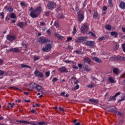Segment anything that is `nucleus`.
<instances>
[{"mask_svg":"<svg viewBox=\"0 0 125 125\" xmlns=\"http://www.w3.org/2000/svg\"><path fill=\"white\" fill-rule=\"evenodd\" d=\"M42 11V7L41 6H39L36 7L34 11H31L29 16L32 19H36L38 17V16L40 14Z\"/></svg>","mask_w":125,"mask_h":125,"instance_id":"obj_1","label":"nucleus"},{"mask_svg":"<svg viewBox=\"0 0 125 125\" xmlns=\"http://www.w3.org/2000/svg\"><path fill=\"white\" fill-rule=\"evenodd\" d=\"M38 41L40 43H41V44H46L48 42H50V41L48 39H46V37H43V36H42L39 38L38 39Z\"/></svg>","mask_w":125,"mask_h":125,"instance_id":"obj_2","label":"nucleus"},{"mask_svg":"<svg viewBox=\"0 0 125 125\" xmlns=\"http://www.w3.org/2000/svg\"><path fill=\"white\" fill-rule=\"evenodd\" d=\"M52 48V45L51 43L46 44L42 48V50L45 52H49Z\"/></svg>","mask_w":125,"mask_h":125,"instance_id":"obj_3","label":"nucleus"},{"mask_svg":"<svg viewBox=\"0 0 125 125\" xmlns=\"http://www.w3.org/2000/svg\"><path fill=\"white\" fill-rule=\"evenodd\" d=\"M85 45L91 48H93L95 47V42L93 41H87L85 43Z\"/></svg>","mask_w":125,"mask_h":125,"instance_id":"obj_4","label":"nucleus"},{"mask_svg":"<svg viewBox=\"0 0 125 125\" xmlns=\"http://www.w3.org/2000/svg\"><path fill=\"white\" fill-rule=\"evenodd\" d=\"M88 39V37H77L75 40V42L77 43L83 42L84 41H86Z\"/></svg>","mask_w":125,"mask_h":125,"instance_id":"obj_5","label":"nucleus"},{"mask_svg":"<svg viewBox=\"0 0 125 125\" xmlns=\"http://www.w3.org/2000/svg\"><path fill=\"white\" fill-rule=\"evenodd\" d=\"M77 18L78 21L79 22H82L83 21L84 19V13H80V12H78L77 14Z\"/></svg>","mask_w":125,"mask_h":125,"instance_id":"obj_6","label":"nucleus"},{"mask_svg":"<svg viewBox=\"0 0 125 125\" xmlns=\"http://www.w3.org/2000/svg\"><path fill=\"white\" fill-rule=\"evenodd\" d=\"M34 75L37 77H40L41 79H42L44 78V74L42 72H40L39 70L38 69H36L35 71L34 72Z\"/></svg>","mask_w":125,"mask_h":125,"instance_id":"obj_7","label":"nucleus"},{"mask_svg":"<svg viewBox=\"0 0 125 125\" xmlns=\"http://www.w3.org/2000/svg\"><path fill=\"white\" fill-rule=\"evenodd\" d=\"M56 6V4L53 1H49L48 4V9L49 10H53Z\"/></svg>","mask_w":125,"mask_h":125,"instance_id":"obj_8","label":"nucleus"},{"mask_svg":"<svg viewBox=\"0 0 125 125\" xmlns=\"http://www.w3.org/2000/svg\"><path fill=\"white\" fill-rule=\"evenodd\" d=\"M109 60L111 61L122 60V57H120V56H112V57H110Z\"/></svg>","mask_w":125,"mask_h":125,"instance_id":"obj_9","label":"nucleus"},{"mask_svg":"<svg viewBox=\"0 0 125 125\" xmlns=\"http://www.w3.org/2000/svg\"><path fill=\"white\" fill-rule=\"evenodd\" d=\"M88 30V25L85 24H83L81 27V32L82 33L84 34Z\"/></svg>","mask_w":125,"mask_h":125,"instance_id":"obj_10","label":"nucleus"},{"mask_svg":"<svg viewBox=\"0 0 125 125\" xmlns=\"http://www.w3.org/2000/svg\"><path fill=\"white\" fill-rule=\"evenodd\" d=\"M17 25L18 27L19 28L22 29L24 26H26L27 25V22H25V23L24 22L21 21L17 24Z\"/></svg>","mask_w":125,"mask_h":125,"instance_id":"obj_11","label":"nucleus"},{"mask_svg":"<svg viewBox=\"0 0 125 125\" xmlns=\"http://www.w3.org/2000/svg\"><path fill=\"white\" fill-rule=\"evenodd\" d=\"M6 38L9 41H13L16 39V36L7 35Z\"/></svg>","mask_w":125,"mask_h":125,"instance_id":"obj_12","label":"nucleus"},{"mask_svg":"<svg viewBox=\"0 0 125 125\" xmlns=\"http://www.w3.org/2000/svg\"><path fill=\"white\" fill-rule=\"evenodd\" d=\"M59 71L62 73H66L68 72L67 68H66L65 66H62L59 69Z\"/></svg>","mask_w":125,"mask_h":125,"instance_id":"obj_13","label":"nucleus"},{"mask_svg":"<svg viewBox=\"0 0 125 125\" xmlns=\"http://www.w3.org/2000/svg\"><path fill=\"white\" fill-rule=\"evenodd\" d=\"M92 60L97 63H102V60H100V59H99L98 57H94L93 58H92Z\"/></svg>","mask_w":125,"mask_h":125,"instance_id":"obj_14","label":"nucleus"},{"mask_svg":"<svg viewBox=\"0 0 125 125\" xmlns=\"http://www.w3.org/2000/svg\"><path fill=\"white\" fill-rule=\"evenodd\" d=\"M110 35L115 38H116L118 36V33L116 31H112L110 32Z\"/></svg>","mask_w":125,"mask_h":125,"instance_id":"obj_15","label":"nucleus"},{"mask_svg":"<svg viewBox=\"0 0 125 125\" xmlns=\"http://www.w3.org/2000/svg\"><path fill=\"white\" fill-rule=\"evenodd\" d=\"M37 84L36 83H34V82H32L30 84V87L31 88L30 90H32L33 89L36 88L37 87Z\"/></svg>","mask_w":125,"mask_h":125,"instance_id":"obj_16","label":"nucleus"},{"mask_svg":"<svg viewBox=\"0 0 125 125\" xmlns=\"http://www.w3.org/2000/svg\"><path fill=\"white\" fill-rule=\"evenodd\" d=\"M119 7L122 9H125V2L122 1L120 2Z\"/></svg>","mask_w":125,"mask_h":125,"instance_id":"obj_17","label":"nucleus"},{"mask_svg":"<svg viewBox=\"0 0 125 125\" xmlns=\"http://www.w3.org/2000/svg\"><path fill=\"white\" fill-rule=\"evenodd\" d=\"M120 72L119 68H113V73L116 75H118L119 73Z\"/></svg>","mask_w":125,"mask_h":125,"instance_id":"obj_18","label":"nucleus"},{"mask_svg":"<svg viewBox=\"0 0 125 125\" xmlns=\"http://www.w3.org/2000/svg\"><path fill=\"white\" fill-rule=\"evenodd\" d=\"M93 19H96L100 17V15L99 14V13L97 11L94 12L93 15Z\"/></svg>","mask_w":125,"mask_h":125,"instance_id":"obj_19","label":"nucleus"},{"mask_svg":"<svg viewBox=\"0 0 125 125\" xmlns=\"http://www.w3.org/2000/svg\"><path fill=\"white\" fill-rule=\"evenodd\" d=\"M108 81L112 83H116V81L114 80L113 77H112V76L108 77Z\"/></svg>","mask_w":125,"mask_h":125,"instance_id":"obj_20","label":"nucleus"},{"mask_svg":"<svg viewBox=\"0 0 125 125\" xmlns=\"http://www.w3.org/2000/svg\"><path fill=\"white\" fill-rule=\"evenodd\" d=\"M83 62L85 63H87L88 64H89L90 63H91V61L89 59V58H85V59H84L83 60Z\"/></svg>","mask_w":125,"mask_h":125,"instance_id":"obj_21","label":"nucleus"},{"mask_svg":"<svg viewBox=\"0 0 125 125\" xmlns=\"http://www.w3.org/2000/svg\"><path fill=\"white\" fill-rule=\"evenodd\" d=\"M21 68L31 69V66H30V65H27L26 64H24V63H21Z\"/></svg>","mask_w":125,"mask_h":125,"instance_id":"obj_22","label":"nucleus"},{"mask_svg":"<svg viewBox=\"0 0 125 125\" xmlns=\"http://www.w3.org/2000/svg\"><path fill=\"white\" fill-rule=\"evenodd\" d=\"M77 25H74L73 29V31H72V34L73 35H75L77 32Z\"/></svg>","mask_w":125,"mask_h":125,"instance_id":"obj_23","label":"nucleus"},{"mask_svg":"<svg viewBox=\"0 0 125 125\" xmlns=\"http://www.w3.org/2000/svg\"><path fill=\"white\" fill-rule=\"evenodd\" d=\"M4 9H6L7 11L9 12H13V8L11 6H9V7H7L6 6L4 7Z\"/></svg>","mask_w":125,"mask_h":125,"instance_id":"obj_24","label":"nucleus"},{"mask_svg":"<svg viewBox=\"0 0 125 125\" xmlns=\"http://www.w3.org/2000/svg\"><path fill=\"white\" fill-rule=\"evenodd\" d=\"M10 51L13 52L17 53L20 51V50L18 48H12L10 49Z\"/></svg>","mask_w":125,"mask_h":125,"instance_id":"obj_25","label":"nucleus"},{"mask_svg":"<svg viewBox=\"0 0 125 125\" xmlns=\"http://www.w3.org/2000/svg\"><path fill=\"white\" fill-rule=\"evenodd\" d=\"M121 94V92H117L114 96L112 97V100L115 101L116 98Z\"/></svg>","mask_w":125,"mask_h":125,"instance_id":"obj_26","label":"nucleus"},{"mask_svg":"<svg viewBox=\"0 0 125 125\" xmlns=\"http://www.w3.org/2000/svg\"><path fill=\"white\" fill-rule=\"evenodd\" d=\"M33 61L36 62L39 61L41 59V57L40 56H33Z\"/></svg>","mask_w":125,"mask_h":125,"instance_id":"obj_27","label":"nucleus"},{"mask_svg":"<svg viewBox=\"0 0 125 125\" xmlns=\"http://www.w3.org/2000/svg\"><path fill=\"white\" fill-rule=\"evenodd\" d=\"M36 88L38 91L40 92H42L43 90L42 86H41L40 85H37Z\"/></svg>","mask_w":125,"mask_h":125,"instance_id":"obj_28","label":"nucleus"},{"mask_svg":"<svg viewBox=\"0 0 125 125\" xmlns=\"http://www.w3.org/2000/svg\"><path fill=\"white\" fill-rule=\"evenodd\" d=\"M22 124H29V125H37L35 123H32V122H27L25 121H22Z\"/></svg>","mask_w":125,"mask_h":125,"instance_id":"obj_29","label":"nucleus"},{"mask_svg":"<svg viewBox=\"0 0 125 125\" xmlns=\"http://www.w3.org/2000/svg\"><path fill=\"white\" fill-rule=\"evenodd\" d=\"M89 68V65H85V66L84 67V70H85L86 72H89L90 71L91 69Z\"/></svg>","mask_w":125,"mask_h":125,"instance_id":"obj_30","label":"nucleus"},{"mask_svg":"<svg viewBox=\"0 0 125 125\" xmlns=\"http://www.w3.org/2000/svg\"><path fill=\"white\" fill-rule=\"evenodd\" d=\"M107 39V35H105V36H103L101 37H100L99 38V41H103V40H105Z\"/></svg>","mask_w":125,"mask_h":125,"instance_id":"obj_31","label":"nucleus"},{"mask_svg":"<svg viewBox=\"0 0 125 125\" xmlns=\"http://www.w3.org/2000/svg\"><path fill=\"white\" fill-rule=\"evenodd\" d=\"M89 101L91 103H97V104L99 103V101L97 100V99H90L89 100Z\"/></svg>","mask_w":125,"mask_h":125,"instance_id":"obj_32","label":"nucleus"},{"mask_svg":"<svg viewBox=\"0 0 125 125\" xmlns=\"http://www.w3.org/2000/svg\"><path fill=\"white\" fill-rule=\"evenodd\" d=\"M86 34H91L92 37L95 38L96 37V34L95 33L92 32V31H89L88 32H86Z\"/></svg>","mask_w":125,"mask_h":125,"instance_id":"obj_33","label":"nucleus"},{"mask_svg":"<svg viewBox=\"0 0 125 125\" xmlns=\"http://www.w3.org/2000/svg\"><path fill=\"white\" fill-rule=\"evenodd\" d=\"M63 62L67 64H71V63L72 64H74L75 63L74 62H73V61H69V60H67L66 61H63Z\"/></svg>","mask_w":125,"mask_h":125,"instance_id":"obj_34","label":"nucleus"},{"mask_svg":"<svg viewBox=\"0 0 125 125\" xmlns=\"http://www.w3.org/2000/svg\"><path fill=\"white\" fill-rule=\"evenodd\" d=\"M105 28L106 30L108 31H110L111 30V26L109 24H108L106 26H105Z\"/></svg>","mask_w":125,"mask_h":125,"instance_id":"obj_35","label":"nucleus"},{"mask_svg":"<svg viewBox=\"0 0 125 125\" xmlns=\"http://www.w3.org/2000/svg\"><path fill=\"white\" fill-rule=\"evenodd\" d=\"M54 25L57 28H58L59 27V21L57 20L54 23Z\"/></svg>","mask_w":125,"mask_h":125,"instance_id":"obj_36","label":"nucleus"},{"mask_svg":"<svg viewBox=\"0 0 125 125\" xmlns=\"http://www.w3.org/2000/svg\"><path fill=\"white\" fill-rule=\"evenodd\" d=\"M108 4L110 7H113V0H108Z\"/></svg>","mask_w":125,"mask_h":125,"instance_id":"obj_37","label":"nucleus"},{"mask_svg":"<svg viewBox=\"0 0 125 125\" xmlns=\"http://www.w3.org/2000/svg\"><path fill=\"white\" fill-rule=\"evenodd\" d=\"M75 10L76 12H77V14L79 13L80 14L81 13V10L78 6L75 7Z\"/></svg>","mask_w":125,"mask_h":125,"instance_id":"obj_38","label":"nucleus"},{"mask_svg":"<svg viewBox=\"0 0 125 125\" xmlns=\"http://www.w3.org/2000/svg\"><path fill=\"white\" fill-rule=\"evenodd\" d=\"M10 17L11 19H16V15L14 13H12L10 15Z\"/></svg>","mask_w":125,"mask_h":125,"instance_id":"obj_39","label":"nucleus"},{"mask_svg":"<svg viewBox=\"0 0 125 125\" xmlns=\"http://www.w3.org/2000/svg\"><path fill=\"white\" fill-rule=\"evenodd\" d=\"M45 75L46 78H48L50 75V71H46L45 73Z\"/></svg>","mask_w":125,"mask_h":125,"instance_id":"obj_40","label":"nucleus"},{"mask_svg":"<svg viewBox=\"0 0 125 125\" xmlns=\"http://www.w3.org/2000/svg\"><path fill=\"white\" fill-rule=\"evenodd\" d=\"M20 4H21V7H23V6H24V7H27V4H26L25 2H21V3H20Z\"/></svg>","mask_w":125,"mask_h":125,"instance_id":"obj_41","label":"nucleus"},{"mask_svg":"<svg viewBox=\"0 0 125 125\" xmlns=\"http://www.w3.org/2000/svg\"><path fill=\"white\" fill-rule=\"evenodd\" d=\"M111 111L115 113H117V109L116 107H114L112 109H111Z\"/></svg>","mask_w":125,"mask_h":125,"instance_id":"obj_42","label":"nucleus"},{"mask_svg":"<svg viewBox=\"0 0 125 125\" xmlns=\"http://www.w3.org/2000/svg\"><path fill=\"white\" fill-rule=\"evenodd\" d=\"M125 100V95L121 99L118 100V102H121Z\"/></svg>","mask_w":125,"mask_h":125,"instance_id":"obj_43","label":"nucleus"},{"mask_svg":"<svg viewBox=\"0 0 125 125\" xmlns=\"http://www.w3.org/2000/svg\"><path fill=\"white\" fill-rule=\"evenodd\" d=\"M54 36H55V37L58 39L60 36V34H59V33H57V32H55L54 33Z\"/></svg>","mask_w":125,"mask_h":125,"instance_id":"obj_44","label":"nucleus"},{"mask_svg":"<svg viewBox=\"0 0 125 125\" xmlns=\"http://www.w3.org/2000/svg\"><path fill=\"white\" fill-rule=\"evenodd\" d=\"M122 48L123 51L125 53V43H123L122 44Z\"/></svg>","mask_w":125,"mask_h":125,"instance_id":"obj_45","label":"nucleus"},{"mask_svg":"<svg viewBox=\"0 0 125 125\" xmlns=\"http://www.w3.org/2000/svg\"><path fill=\"white\" fill-rule=\"evenodd\" d=\"M86 0H85L83 3V8H84L86 6Z\"/></svg>","mask_w":125,"mask_h":125,"instance_id":"obj_46","label":"nucleus"},{"mask_svg":"<svg viewBox=\"0 0 125 125\" xmlns=\"http://www.w3.org/2000/svg\"><path fill=\"white\" fill-rule=\"evenodd\" d=\"M57 39L59 40H62L64 39V37L63 36L60 35Z\"/></svg>","mask_w":125,"mask_h":125,"instance_id":"obj_47","label":"nucleus"},{"mask_svg":"<svg viewBox=\"0 0 125 125\" xmlns=\"http://www.w3.org/2000/svg\"><path fill=\"white\" fill-rule=\"evenodd\" d=\"M21 45L23 46L25 48H27V45L23 42H21Z\"/></svg>","mask_w":125,"mask_h":125,"instance_id":"obj_48","label":"nucleus"},{"mask_svg":"<svg viewBox=\"0 0 125 125\" xmlns=\"http://www.w3.org/2000/svg\"><path fill=\"white\" fill-rule=\"evenodd\" d=\"M45 124V122H39L38 124H35V125H43Z\"/></svg>","mask_w":125,"mask_h":125,"instance_id":"obj_49","label":"nucleus"},{"mask_svg":"<svg viewBox=\"0 0 125 125\" xmlns=\"http://www.w3.org/2000/svg\"><path fill=\"white\" fill-rule=\"evenodd\" d=\"M72 37H68L67 38L66 41H67V42H70V41H72Z\"/></svg>","mask_w":125,"mask_h":125,"instance_id":"obj_50","label":"nucleus"},{"mask_svg":"<svg viewBox=\"0 0 125 125\" xmlns=\"http://www.w3.org/2000/svg\"><path fill=\"white\" fill-rule=\"evenodd\" d=\"M0 16H1V19L4 18V12H1L0 13Z\"/></svg>","mask_w":125,"mask_h":125,"instance_id":"obj_51","label":"nucleus"},{"mask_svg":"<svg viewBox=\"0 0 125 125\" xmlns=\"http://www.w3.org/2000/svg\"><path fill=\"white\" fill-rule=\"evenodd\" d=\"M86 86L88 88H93L94 87L93 84H90V85H87Z\"/></svg>","mask_w":125,"mask_h":125,"instance_id":"obj_52","label":"nucleus"},{"mask_svg":"<svg viewBox=\"0 0 125 125\" xmlns=\"http://www.w3.org/2000/svg\"><path fill=\"white\" fill-rule=\"evenodd\" d=\"M58 81V78H57V77H54V78H53L52 79V82H55Z\"/></svg>","mask_w":125,"mask_h":125,"instance_id":"obj_53","label":"nucleus"},{"mask_svg":"<svg viewBox=\"0 0 125 125\" xmlns=\"http://www.w3.org/2000/svg\"><path fill=\"white\" fill-rule=\"evenodd\" d=\"M76 53L78 55L81 54V50H77L76 51Z\"/></svg>","mask_w":125,"mask_h":125,"instance_id":"obj_54","label":"nucleus"},{"mask_svg":"<svg viewBox=\"0 0 125 125\" xmlns=\"http://www.w3.org/2000/svg\"><path fill=\"white\" fill-rule=\"evenodd\" d=\"M45 16H49V11H45L44 12Z\"/></svg>","mask_w":125,"mask_h":125,"instance_id":"obj_55","label":"nucleus"},{"mask_svg":"<svg viewBox=\"0 0 125 125\" xmlns=\"http://www.w3.org/2000/svg\"><path fill=\"white\" fill-rule=\"evenodd\" d=\"M4 73V71H3V70H0V76L3 75Z\"/></svg>","mask_w":125,"mask_h":125,"instance_id":"obj_56","label":"nucleus"},{"mask_svg":"<svg viewBox=\"0 0 125 125\" xmlns=\"http://www.w3.org/2000/svg\"><path fill=\"white\" fill-rule=\"evenodd\" d=\"M44 58L45 60H47L50 58L49 56H44Z\"/></svg>","mask_w":125,"mask_h":125,"instance_id":"obj_57","label":"nucleus"},{"mask_svg":"<svg viewBox=\"0 0 125 125\" xmlns=\"http://www.w3.org/2000/svg\"><path fill=\"white\" fill-rule=\"evenodd\" d=\"M8 104L10 105V107L11 108H12L13 106H15V104L14 103H12V104L8 103Z\"/></svg>","mask_w":125,"mask_h":125,"instance_id":"obj_58","label":"nucleus"},{"mask_svg":"<svg viewBox=\"0 0 125 125\" xmlns=\"http://www.w3.org/2000/svg\"><path fill=\"white\" fill-rule=\"evenodd\" d=\"M80 88V85H76L75 87V89L76 90H78Z\"/></svg>","mask_w":125,"mask_h":125,"instance_id":"obj_59","label":"nucleus"},{"mask_svg":"<svg viewBox=\"0 0 125 125\" xmlns=\"http://www.w3.org/2000/svg\"><path fill=\"white\" fill-rule=\"evenodd\" d=\"M46 33L48 35H51V32L50 31V30L49 29H48L47 31H46Z\"/></svg>","mask_w":125,"mask_h":125,"instance_id":"obj_60","label":"nucleus"},{"mask_svg":"<svg viewBox=\"0 0 125 125\" xmlns=\"http://www.w3.org/2000/svg\"><path fill=\"white\" fill-rule=\"evenodd\" d=\"M118 115L121 117H123L124 116V114L123 113H121V112H119L118 113Z\"/></svg>","mask_w":125,"mask_h":125,"instance_id":"obj_61","label":"nucleus"},{"mask_svg":"<svg viewBox=\"0 0 125 125\" xmlns=\"http://www.w3.org/2000/svg\"><path fill=\"white\" fill-rule=\"evenodd\" d=\"M45 25V23L44 22H41L40 25L41 26H44Z\"/></svg>","mask_w":125,"mask_h":125,"instance_id":"obj_62","label":"nucleus"},{"mask_svg":"<svg viewBox=\"0 0 125 125\" xmlns=\"http://www.w3.org/2000/svg\"><path fill=\"white\" fill-rule=\"evenodd\" d=\"M107 9V8L106 6H104L103 7V10L104 11H106Z\"/></svg>","mask_w":125,"mask_h":125,"instance_id":"obj_63","label":"nucleus"},{"mask_svg":"<svg viewBox=\"0 0 125 125\" xmlns=\"http://www.w3.org/2000/svg\"><path fill=\"white\" fill-rule=\"evenodd\" d=\"M122 30L123 32L124 33H125V27H123L122 28Z\"/></svg>","mask_w":125,"mask_h":125,"instance_id":"obj_64","label":"nucleus"}]
</instances>
